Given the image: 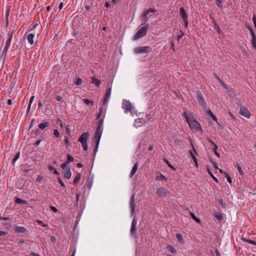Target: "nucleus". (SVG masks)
<instances>
[{"instance_id": "obj_39", "label": "nucleus", "mask_w": 256, "mask_h": 256, "mask_svg": "<svg viewBox=\"0 0 256 256\" xmlns=\"http://www.w3.org/2000/svg\"><path fill=\"white\" fill-rule=\"evenodd\" d=\"M210 161L212 164V165L214 166V168L216 170L219 169V168L218 167V164L217 162L213 161L212 159L211 160H210Z\"/></svg>"}, {"instance_id": "obj_17", "label": "nucleus", "mask_w": 256, "mask_h": 256, "mask_svg": "<svg viewBox=\"0 0 256 256\" xmlns=\"http://www.w3.org/2000/svg\"><path fill=\"white\" fill-rule=\"evenodd\" d=\"M72 176V172L70 168H66L64 173V177L66 179H70Z\"/></svg>"}, {"instance_id": "obj_42", "label": "nucleus", "mask_w": 256, "mask_h": 256, "mask_svg": "<svg viewBox=\"0 0 256 256\" xmlns=\"http://www.w3.org/2000/svg\"><path fill=\"white\" fill-rule=\"evenodd\" d=\"M74 160V158L72 156L70 155V154L67 155V162L68 163L73 162Z\"/></svg>"}, {"instance_id": "obj_37", "label": "nucleus", "mask_w": 256, "mask_h": 256, "mask_svg": "<svg viewBox=\"0 0 256 256\" xmlns=\"http://www.w3.org/2000/svg\"><path fill=\"white\" fill-rule=\"evenodd\" d=\"M218 146L216 144H214V152L215 154L218 157H220V154L217 152Z\"/></svg>"}, {"instance_id": "obj_63", "label": "nucleus", "mask_w": 256, "mask_h": 256, "mask_svg": "<svg viewBox=\"0 0 256 256\" xmlns=\"http://www.w3.org/2000/svg\"><path fill=\"white\" fill-rule=\"evenodd\" d=\"M57 123L60 125V126L61 128H63L62 122V121L61 120H58V121H57Z\"/></svg>"}, {"instance_id": "obj_24", "label": "nucleus", "mask_w": 256, "mask_h": 256, "mask_svg": "<svg viewBox=\"0 0 256 256\" xmlns=\"http://www.w3.org/2000/svg\"><path fill=\"white\" fill-rule=\"evenodd\" d=\"M92 82L96 84V86H99L101 84L100 80L96 78H92Z\"/></svg>"}, {"instance_id": "obj_16", "label": "nucleus", "mask_w": 256, "mask_h": 256, "mask_svg": "<svg viewBox=\"0 0 256 256\" xmlns=\"http://www.w3.org/2000/svg\"><path fill=\"white\" fill-rule=\"evenodd\" d=\"M34 34L32 33H30L28 34L27 36V40L28 41V42L30 44L32 45L34 43Z\"/></svg>"}, {"instance_id": "obj_30", "label": "nucleus", "mask_w": 256, "mask_h": 256, "mask_svg": "<svg viewBox=\"0 0 256 256\" xmlns=\"http://www.w3.org/2000/svg\"><path fill=\"white\" fill-rule=\"evenodd\" d=\"M93 184V178H89L88 180V184H87V188L88 190H90Z\"/></svg>"}, {"instance_id": "obj_38", "label": "nucleus", "mask_w": 256, "mask_h": 256, "mask_svg": "<svg viewBox=\"0 0 256 256\" xmlns=\"http://www.w3.org/2000/svg\"><path fill=\"white\" fill-rule=\"evenodd\" d=\"M20 153L18 152L14 156V157L12 159V162L14 164L15 162L17 160L20 158Z\"/></svg>"}, {"instance_id": "obj_51", "label": "nucleus", "mask_w": 256, "mask_h": 256, "mask_svg": "<svg viewBox=\"0 0 256 256\" xmlns=\"http://www.w3.org/2000/svg\"><path fill=\"white\" fill-rule=\"evenodd\" d=\"M14 31L12 32H8V35L9 36V38L8 40H10V41L12 42V34H13Z\"/></svg>"}, {"instance_id": "obj_12", "label": "nucleus", "mask_w": 256, "mask_h": 256, "mask_svg": "<svg viewBox=\"0 0 256 256\" xmlns=\"http://www.w3.org/2000/svg\"><path fill=\"white\" fill-rule=\"evenodd\" d=\"M134 194H132L130 200V208L132 216H134L135 212Z\"/></svg>"}, {"instance_id": "obj_44", "label": "nucleus", "mask_w": 256, "mask_h": 256, "mask_svg": "<svg viewBox=\"0 0 256 256\" xmlns=\"http://www.w3.org/2000/svg\"><path fill=\"white\" fill-rule=\"evenodd\" d=\"M82 83V80L80 78H78L75 84L77 86H80Z\"/></svg>"}, {"instance_id": "obj_57", "label": "nucleus", "mask_w": 256, "mask_h": 256, "mask_svg": "<svg viewBox=\"0 0 256 256\" xmlns=\"http://www.w3.org/2000/svg\"><path fill=\"white\" fill-rule=\"evenodd\" d=\"M58 181L62 186L64 188L65 187V185H64V183L62 181V180L60 178H58Z\"/></svg>"}, {"instance_id": "obj_61", "label": "nucleus", "mask_w": 256, "mask_h": 256, "mask_svg": "<svg viewBox=\"0 0 256 256\" xmlns=\"http://www.w3.org/2000/svg\"><path fill=\"white\" fill-rule=\"evenodd\" d=\"M42 179V177L40 176H38V177L36 178V180L38 182H40Z\"/></svg>"}, {"instance_id": "obj_5", "label": "nucleus", "mask_w": 256, "mask_h": 256, "mask_svg": "<svg viewBox=\"0 0 256 256\" xmlns=\"http://www.w3.org/2000/svg\"><path fill=\"white\" fill-rule=\"evenodd\" d=\"M196 97L198 104L202 106L203 110H206L207 109V105L204 101V96L200 91L198 90L196 92Z\"/></svg>"}, {"instance_id": "obj_40", "label": "nucleus", "mask_w": 256, "mask_h": 256, "mask_svg": "<svg viewBox=\"0 0 256 256\" xmlns=\"http://www.w3.org/2000/svg\"><path fill=\"white\" fill-rule=\"evenodd\" d=\"M222 0H216V4L220 8H222Z\"/></svg>"}, {"instance_id": "obj_8", "label": "nucleus", "mask_w": 256, "mask_h": 256, "mask_svg": "<svg viewBox=\"0 0 256 256\" xmlns=\"http://www.w3.org/2000/svg\"><path fill=\"white\" fill-rule=\"evenodd\" d=\"M132 107L131 103L129 101L126 100L123 101L122 108L125 110L126 113L128 112H131Z\"/></svg>"}, {"instance_id": "obj_18", "label": "nucleus", "mask_w": 256, "mask_h": 256, "mask_svg": "<svg viewBox=\"0 0 256 256\" xmlns=\"http://www.w3.org/2000/svg\"><path fill=\"white\" fill-rule=\"evenodd\" d=\"M50 127V123L48 122H42L38 124V128L41 130H43L45 129L46 128Z\"/></svg>"}, {"instance_id": "obj_11", "label": "nucleus", "mask_w": 256, "mask_h": 256, "mask_svg": "<svg viewBox=\"0 0 256 256\" xmlns=\"http://www.w3.org/2000/svg\"><path fill=\"white\" fill-rule=\"evenodd\" d=\"M134 218L132 222V225L130 230V233L131 235H134L136 234V225L137 224V220L135 218L134 214Z\"/></svg>"}, {"instance_id": "obj_22", "label": "nucleus", "mask_w": 256, "mask_h": 256, "mask_svg": "<svg viewBox=\"0 0 256 256\" xmlns=\"http://www.w3.org/2000/svg\"><path fill=\"white\" fill-rule=\"evenodd\" d=\"M242 240L243 241H244V242H248V243L252 244H253V245H254V246H256V241H254L248 238H244V236H242Z\"/></svg>"}, {"instance_id": "obj_43", "label": "nucleus", "mask_w": 256, "mask_h": 256, "mask_svg": "<svg viewBox=\"0 0 256 256\" xmlns=\"http://www.w3.org/2000/svg\"><path fill=\"white\" fill-rule=\"evenodd\" d=\"M36 222L38 223V224H39L43 227L46 228L48 226V224H44L42 221H41L40 220H37Z\"/></svg>"}, {"instance_id": "obj_21", "label": "nucleus", "mask_w": 256, "mask_h": 256, "mask_svg": "<svg viewBox=\"0 0 256 256\" xmlns=\"http://www.w3.org/2000/svg\"><path fill=\"white\" fill-rule=\"evenodd\" d=\"M234 168H236L238 170L241 176H242L244 175V172L242 170V168L240 167V164L238 162H236L234 164Z\"/></svg>"}, {"instance_id": "obj_6", "label": "nucleus", "mask_w": 256, "mask_h": 256, "mask_svg": "<svg viewBox=\"0 0 256 256\" xmlns=\"http://www.w3.org/2000/svg\"><path fill=\"white\" fill-rule=\"evenodd\" d=\"M152 50V48L148 46H138L136 48L134 51L136 54L142 53H148Z\"/></svg>"}, {"instance_id": "obj_15", "label": "nucleus", "mask_w": 256, "mask_h": 256, "mask_svg": "<svg viewBox=\"0 0 256 256\" xmlns=\"http://www.w3.org/2000/svg\"><path fill=\"white\" fill-rule=\"evenodd\" d=\"M14 230L17 233H25L27 232V230L22 226H16Z\"/></svg>"}, {"instance_id": "obj_58", "label": "nucleus", "mask_w": 256, "mask_h": 256, "mask_svg": "<svg viewBox=\"0 0 256 256\" xmlns=\"http://www.w3.org/2000/svg\"><path fill=\"white\" fill-rule=\"evenodd\" d=\"M8 234V233L7 232L0 230V236H2L6 235Z\"/></svg>"}, {"instance_id": "obj_14", "label": "nucleus", "mask_w": 256, "mask_h": 256, "mask_svg": "<svg viewBox=\"0 0 256 256\" xmlns=\"http://www.w3.org/2000/svg\"><path fill=\"white\" fill-rule=\"evenodd\" d=\"M11 42H12L10 41V40H6L5 47L4 48V49L3 52H2V54L3 55H4V56L6 55L7 52H8V51L10 47Z\"/></svg>"}, {"instance_id": "obj_19", "label": "nucleus", "mask_w": 256, "mask_h": 256, "mask_svg": "<svg viewBox=\"0 0 256 256\" xmlns=\"http://www.w3.org/2000/svg\"><path fill=\"white\" fill-rule=\"evenodd\" d=\"M180 14L182 20L188 18V16L184 8L182 7L180 8Z\"/></svg>"}, {"instance_id": "obj_54", "label": "nucleus", "mask_w": 256, "mask_h": 256, "mask_svg": "<svg viewBox=\"0 0 256 256\" xmlns=\"http://www.w3.org/2000/svg\"><path fill=\"white\" fill-rule=\"evenodd\" d=\"M50 208L52 212H58L57 208L54 206H50Z\"/></svg>"}, {"instance_id": "obj_64", "label": "nucleus", "mask_w": 256, "mask_h": 256, "mask_svg": "<svg viewBox=\"0 0 256 256\" xmlns=\"http://www.w3.org/2000/svg\"><path fill=\"white\" fill-rule=\"evenodd\" d=\"M251 44L252 45V47L256 49V41L255 42H251Z\"/></svg>"}, {"instance_id": "obj_1", "label": "nucleus", "mask_w": 256, "mask_h": 256, "mask_svg": "<svg viewBox=\"0 0 256 256\" xmlns=\"http://www.w3.org/2000/svg\"><path fill=\"white\" fill-rule=\"evenodd\" d=\"M184 116L190 128L196 131H202V128L200 123L197 122L192 114H188L184 112L182 114Z\"/></svg>"}, {"instance_id": "obj_31", "label": "nucleus", "mask_w": 256, "mask_h": 256, "mask_svg": "<svg viewBox=\"0 0 256 256\" xmlns=\"http://www.w3.org/2000/svg\"><path fill=\"white\" fill-rule=\"evenodd\" d=\"M15 202H16V203L18 204H26V200H24L18 198H16V199L15 200Z\"/></svg>"}, {"instance_id": "obj_26", "label": "nucleus", "mask_w": 256, "mask_h": 256, "mask_svg": "<svg viewBox=\"0 0 256 256\" xmlns=\"http://www.w3.org/2000/svg\"><path fill=\"white\" fill-rule=\"evenodd\" d=\"M48 170L52 172H53L56 176H59L60 173L56 170L52 166H49L48 167Z\"/></svg>"}, {"instance_id": "obj_60", "label": "nucleus", "mask_w": 256, "mask_h": 256, "mask_svg": "<svg viewBox=\"0 0 256 256\" xmlns=\"http://www.w3.org/2000/svg\"><path fill=\"white\" fill-rule=\"evenodd\" d=\"M184 22V26L185 28H187L188 26V18L187 19H185V20H183Z\"/></svg>"}, {"instance_id": "obj_55", "label": "nucleus", "mask_w": 256, "mask_h": 256, "mask_svg": "<svg viewBox=\"0 0 256 256\" xmlns=\"http://www.w3.org/2000/svg\"><path fill=\"white\" fill-rule=\"evenodd\" d=\"M85 8L86 9V10H87L88 12V14H89V12L91 10V7L90 6H85Z\"/></svg>"}, {"instance_id": "obj_47", "label": "nucleus", "mask_w": 256, "mask_h": 256, "mask_svg": "<svg viewBox=\"0 0 256 256\" xmlns=\"http://www.w3.org/2000/svg\"><path fill=\"white\" fill-rule=\"evenodd\" d=\"M54 135L56 138H58L60 136V134L58 130L54 129Z\"/></svg>"}, {"instance_id": "obj_9", "label": "nucleus", "mask_w": 256, "mask_h": 256, "mask_svg": "<svg viewBox=\"0 0 256 256\" xmlns=\"http://www.w3.org/2000/svg\"><path fill=\"white\" fill-rule=\"evenodd\" d=\"M240 114L246 118H250L251 116L250 112L244 106L240 108Z\"/></svg>"}, {"instance_id": "obj_3", "label": "nucleus", "mask_w": 256, "mask_h": 256, "mask_svg": "<svg viewBox=\"0 0 256 256\" xmlns=\"http://www.w3.org/2000/svg\"><path fill=\"white\" fill-rule=\"evenodd\" d=\"M89 136L90 134L88 132H83L78 138V140L81 143L84 150H88L87 141Z\"/></svg>"}, {"instance_id": "obj_25", "label": "nucleus", "mask_w": 256, "mask_h": 256, "mask_svg": "<svg viewBox=\"0 0 256 256\" xmlns=\"http://www.w3.org/2000/svg\"><path fill=\"white\" fill-rule=\"evenodd\" d=\"M207 171H208V174L210 176L211 178L213 179V180L216 183H218V179L214 176V175L213 174L210 168H208Z\"/></svg>"}, {"instance_id": "obj_59", "label": "nucleus", "mask_w": 256, "mask_h": 256, "mask_svg": "<svg viewBox=\"0 0 256 256\" xmlns=\"http://www.w3.org/2000/svg\"><path fill=\"white\" fill-rule=\"evenodd\" d=\"M252 20L254 22V27L256 28V16L255 15H254L252 17Z\"/></svg>"}, {"instance_id": "obj_49", "label": "nucleus", "mask_w": 256, "mask_h": 256, "mask_svg": "<svg viewBox=\"0 0 256 256\" xmlns=\"http://www.w3.org/2000/svg\"><path fill=\"white\" fill-rule=\"evenodd\" d=\"M225 174H226L225 176L228 182L230 184H231L232 182V180L230 178V176H228V174L225 173Z\"/></svg>"}, {"instance_id": "obj_7", "label": "nucleus", "mask_w": 256, "mask_h": 256, "mask_svg": "<svg viewBox=\"0 0 256 256\" xmlns=\"http://www.w3.org/2000/svg\"><path fill=\"white\" fill-rule=\"evenodd\" d=\"M156 193L160 198L165 197L168 193H169L168 190L164 187H160L157 188Z\"/></svg>"}, {"instance_id": "obj_50", "label": "nucleus", "mask_w": 256, "mask_h": 256, "mask_svg": "<svg viewBox=\"0 0 256 256\" xmlns=\"http://www.w3.org/2000/svg\"><path fill=\"white\" fill-rule=\"evenodd\" d=\"M180 35H178V36H177V40L178 41L180 40L184 36V33L182 31L180 30Z\"/></svg>"}, {"instance_id": "obj_41", "label": "nucleus", "mask_w": 256, "mask_h": 256, "mask_svg": "<svg viewBox=\"0 0 256 256\" xmlns=\"http://www.w3.org/2000/svg\"><path fill=\"white\" fill-rule=\"evenodd\" d=\"M34 96H32L30 98V101H29V104H28V110H29L30 108V106H31V104L33 102V100L34 99Z\"/></svg>"}, {"instance_id": "obj_36", "label": "nucleus", "mask_w": 256, "mask_h": 256, "mask_svg": "<svg viewBox=\"0 0 256 256\" xmlns=\"http://www.w3.org/2000/svg\"><path fill=\"white\" fill-rule=\"evenodd\" d=\"M164 162L167 164V166L171 168L172 170H176V169L170 164L169 161L166 159L164 160Z\"/></svg>"}, {"instance_id": "obj_10", "label": "nucleus", "mask_w": 256, "mask_h": 256, "mask_svg": "<svg viewBox=\"0 0 256 256\" xmlns=\"http://www.w3.org/2000/svg\"><path fill=\"white\" fill-rule=\"evenodd\" d=\"M112 92V84L107 88L106 93L103 99V104H105L108 100Z\"/></svg>"}, {"instance_id": "obj_34", "label": "nucleus", "mask_w": 256, "mask_h": 256, "mask_svg": "<svg viewBox=\"0 0 256 256\" xmlns=\"http://www.w3.org/2000/svg\"><path fill=\"white\" fill-rule=\"evenodd\" d=\"M82 100L85 104H86L88 105L90 104L91 106H92L94 104V102L92 100H89L88 99L84 98Z\"/></svg>"}, {"instance_id": "obj_56", "label": "nucleus", "mask_w": 256, "mask_h": 256, "mask_svg": "<svg viewBox=\"0 0 256 256\" xmlns=\"http://www.w3.org/2000/svg\"><path fill=\"white\" fill-rule=\"evenodd\" d=\"M210 117L212 119V120L216 122H217V124H218V123L217 122V118L214 114H212V115L210 116Z\"/></svg>"}, {"instance_id": "obj_53", "label": "nucleus", "mask_w": 256, "mask_h": 256, "mask_svg": "<svg viewBox=\"0 0 256 256\" xmlns=\"http://www.w3.org/2000/svg\"><path fill=\"white\" fill-rule=\"evenodd\" d=\"M216 218L218 220H220L222 219V216L220 214H216Z\"/></svg>"}, {"instance_id": "obj_4", "label": "nucleus", "mask_w": 256, "mask_h": 256, "mask_svg": "<svg viewBox=\"0 0 256 256\" xmlns=\"http://www.w3.org/2000/svg\"><path fill=\"white\" fill-rule=\"evenodd\" d=\"M148 28L149 26L148 24H147L140 29L134 36L133 40H136L140 38L145 36L146 34Z\"/></svg>"}, {"instance_id": "obj_29", "label": "nucleus", "mask_w": 256, "mask_h": 256, "mask_svg": "<svg viewBox=\"0 0 256 256\" xmlns=\"http://www.w3.org/2000/svg\"><path fill=\"white\" fill-rule=\"evenodd\" d=\"M168 250L169 252H170L171 253L176 254V248L173 247L172 246L168 245L167 247Z\"/></svg>"}, {"instance_id": "obj_48", "label": "nucleus", "mask_w": 256, "mask_h": 256, "mask_svg": "<svg viewBox=\"0 0 256 256\" xmlns=\"http://www.w3.org/2000/svg\"><path fill=\"white\" fill-rule=\"evenodd\" d=\"M38 25V24H36L34 25L30 26L28 27V30L29 31L32 30L34 28H35Z\"/></svg>"}, {"instance_id": "obj_46", "label": "nucleus", "mask_w": 256, "mask_h": 256, "mask_svg": "<svg viewBox=\"0 0 256 256\" xmlns=\"http://www.w3.org/2000/svg\"><path fill=\"white\" fill-rule=\"evenodd\" d=\"M204 111L206 112V113L209 116H210L212 115V114H214L208 108H207V109L206 110H205Z\"/></svg>"}, {"instance_id": "obj_28", "label": "nucleus", "mask_w": 256, "mask_h": 256, "mask_svg": "<svg viewBox=\"0 0 256 256\" xmlns=\"http://www.w3.org/2000/svg\"><path fill=\"white\" fill-rule=\"evenodd\" d=\"M156 180H165L166 181V178L162 174H160L158 176L156 177Z\"/></svg>"}, {"instance_id": "obj_2", "label": "nucleus", "mask_w": 256, "mask_h": 256, "mask_svg": "<svg viewBox=\"0 0 256 256\" xmlns=\"http://www.w3.org/2000/svg\"><path fill=\"white\" fill-rule=\"evenodd\" d=\"M104 117V116L103 118L100 119L98 122L94 138V140L96 144L95 148L93 150L94 153H96L97 152L98 148L103 132Z\"/></svg>"}, {"instance_id": "obj_52", "label": "nucleus", "mask_w": 256, "mask_h": 256, "mask_svg": "<svg viewBox=\"0 0 256 256\" xmlns=\"http://www.w3.org/2000/svg\"><path fill=\"white\" fill-rule=\"evenodd\" d=\"M64 143L66 145V146L68 147L70 145V144L68 140V138H64Z\"/></svg>"}, {"instance_id": "obj_13", "label": "nucleus", "mask_w": 256, "mask_h": 256, "mask_svg": "<svg viewBox=\"0 0 256 256\" xmlns=\"http://www.w3.org/2000/svg\"><path fill=\"white\" fill-rule=\"evenodd\" d=\"M156 10L154 8H150L148 10H146L144 11L142 16H143V20L146 22L148 20V18L147 17V15L150 13V12H156Z\"/></svg>"}, {"instance_id": "obj_20", "label": "nucleus", "mask_w": 256, "mask_h": 256, "mask_svg": "<svg viewBox=\"0 0 256 256\" xmlns=\"http://www.w3.org/2000/svg\"><path fill=\"white\" fill-rule=\"evenodd\" d=\"M138 166V162H136V163L134 164L131 170L130 174V176L131 178L132 177V176L135 174V173L137 171Z\"/></svg>"}, {"instance_id": "obj_27", "label": "nucleus", "mask_w": 256, "mask_h": 256, "mask_svg": "<svg viewBox=\"0 0 256 256\" xmlns=\"http://www.w3.org/2000/svg\"><path fill=\"white\" fill-rule=\"evenodd\" d=\"M80 178L81 174H78L73 181V184L76 185L80 181Z\"/></svg>"}, {"instance_id": "obj_23", "label": "nucleus", "mask_w": 256, "mask_h": 256, "mask_svg": "<svg viewBox=\"0 0 256 256\" xmlns=\"http://www.w3.org/2000/svg\"><path fill=\"white\" fill-rule=\"evenodd\" d=\"M248 29L250 30V32L252 36L251 42L256 41V36L254 32L253 31L252 29L250 27Z\"/></svg>"}, {"instance_id": "obj_33", "label": "nucleus", "mask_w": 256, "mask_h": 256, "mask_svg": "<svg viewBox=\"0 0 256 256\" xmlns=\"http://www.w3.org/2000/svg\"><path fill=\"white\" fill-rule=\"evenodd\" d=\"M176 238L178 240L181 242V243H183L184 242V240L182 238V236L181 234H176Z\"/></svg>"}, {"instance_id": "obj_32", "label": "nucleus", "mask_w": 256, "mask_h": 256, "mask_svg": "<svg viewBox=\"0 0 256 256\" xmlns=\"http://www.w3.org/2000/svg\"><path fill=\"white\" fill-rule=\"evenodd\" d=\"M190 216H191L192 218L194 221H196V222H197L198 223H199V224L200 222V220L199 218H197L192 212L190 213Z\"/></svg>"}, {"instance_id": "obj_35", "label": "nucleus", "mask_w": 256, "mask_h": 256, "mask_svg": "<svg viewBox=\"0 0 256 256\" xmlns=\"http://www.w3.org/2000/svg\"><path fill=\"white\" fill-rule=\"evenodd\" d=\"M102 112H103V108H99V112H98V114H97L96 115V119H100V118L101 117L102 114Z\"/></svg>"}, {"instance_id": "obj_62", "label": "nucleus", "mask_w": 256, "mask_h": 256, "mask_svg": "<svg viewBox=\"0 0 256 256\" xmlns=\"http://www.w3.org/2000/svg\"><path fill=\"white\" fill-rule=\"evenodd\" d=\"M56 100L58 102H60L62 100V98L60 96H58V95H57L56 96Z\"/></svg>"}, {"instance_id": "obj_45", "label": "nucleus", "mask_w": 256, "mask_h": 256, "mask_svg": "<svg viewBox=\"0 0 256 256\" xmlns=\"http://www.w3.org/2000/svg\"><path fill=\"white\" fill-rule=\"evenodd\" d=\"M170 49L172 50L174 52H175V48H174V43L173 40L170 42Z\"/></svg>"}]
</instances>
